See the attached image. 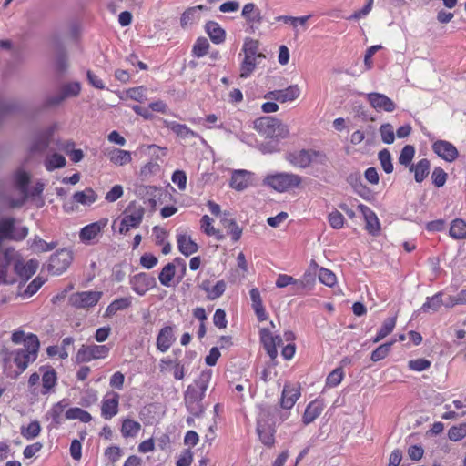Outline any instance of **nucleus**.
<instances>
[{
  "label": "nucleus",
  "instance_id": "nucleus-1",
  "mask_svg": "<svg viewBox=\"0 0 466 466\" xmlns=\"http://www.w3.org/2000/svg\"><path fill=\"white\" fill-rule=\"evenodd\" d=\"M37 268L36 260L31 259L24 263L14 248L0 249V283L12 284L16 281V276L27 280L35 273Z\"/></svg>",
  "mask_w": 466,
  "mask_h": 466
},
{
  "label": "nucleus",
  "instance_id": "nucleus-2",
  "mask_svg": "<svg viewBox=\"0 0 466 466\" xmlns=\"http://www.w3.org/2000/svg\"><path fill=\"white\" fill-rule=\"evenodd\" d=\"M211 378L212 371L210 370H203L194 380L193 384L187 386L185 391L184 401L186 408L195 417H199L204 411L202 400Z\"/></svg>",
  "mask_w": 466,
  "mask_h": 466
},
{
  "label": "nucleus",
  "instance_id": "nucleus-3",
  "mask_svg": "<svg viewBox=\"0 0 466 466\" xmlns=\"http://www.w3.org/2000/svg\"><path fill=\"white\" fill-rule=\"evenodd\" d=\"M30 180L29 175L23 171L18 170L14 175V185L15 189L19 193V198L16 199L6 197L9 207L17 208L21 207L26 200L29 195L38 196L44 190V185L42 183H37L31 192L28 191V183Z\"/></svg>",
  "mask_w": 466,
  "mask_h": 466
},
{
  "label": "nucleus",
  "instance_id": "nucleus-4",
  "mask_svg": "<svg viewBox=\"0 0 466 466\" xmlns=\"http://www.w3.org/2000/svg\"><path fill=\"white\" fill-rule=\"evenodd\" d=\"M39 347L40 343L37 336L35 334H28L25 339L24 347L17 349L11 353L14 362L20 370V372L24 371L30 362L36 360Z\"/></svg>",
  "mask_w": 466,
  "mask_h": 466
},
{
  "label": "nucleus",
  "instance_id": "nucleus-5",
  "mask_svg": "<svg viewBox=\"0 0 466 466\" xmlns=\"http://www.w3.org/2000/svg\"><path fill=\"white\" fill-rule=\"evenodd\" d=\"M263 182L275 191L282 193L299 187L302 182V177L294 173L279 172L268 175Z\"/></svg>",
  "mask_w": 466,
  "mask_h": 466
},
{
  "label": "nucleus",
  "instance_id": "nucleus-6",
  "mask_svg": "<svg viewBox=\"0 0 466 466\" xmlns=\"http://www.w3.org/2000/svg\"><path fill=\"white\" fill-rule=\"evenodd\" d=\"M254 127L259 133L272 138H285L289 134L287 125L271 116H264L256 119Z\"/></svg>",
  "mask_w": 466,
  "mask_h": 466
},
{
  "label": "nucleus",
  "instance_id": "nucleus-7",
  "mask_svg": "<svg viewBox=\"0 0 466 466\" xmlns=\"http://www.w3.org/2000/svg\"><path fill=\"white\" fill-rule=\"evenodd\" d=\"M110 352L107 345L83 344L76 352L75 360L76 363L90 362L95 360L106 359Z\"/></svg>",
  "mask_w": 466,
  "mask_h": 466
},
{
  "label": "nucleus",
  "instance_id": "nucleus-8",
  "mask_svg": "<svg viewBox=\"0 0 466 466\" xmlns=\"http://www.w3.org/2000/svg\"><path fill=\"white\" fill-rule=\"evenodd\" d=\"M103 293L101 291L88 290L76 292L69 296V304L76 309H87L96 306Z\"/></svg>",
  "mask_w": 466,
  "mask_h": 466
},
{
  "label": "nucleus",
  "instance_id": "nucleus-9",
  "mask_svg": "<svg viewBox=\"0 0 466 466\" xmlns=\"http://www.w3.org/2000/svg\"><path fill=\"white\" fill-rule=\"evenodd\" d=\"M144 217V208L141 207L128 206L120 221L119 232L126 234L131 228H137Z\"/></svg>",
  "mask_w": 466,
  "mask_h": 466
},
{
  "label": "nucleus",
  "instance_id": "nucleus-10",
  "mask_svg": "<svg viewBox=\"0 0 466 466\" xmlns=\"http://www.w3.org/2000/svg\"><path fill=\"white\" fill-rule=\"evenodd\" d=\"M107 223V218H102L82 228L79 232V238L81 242L86 245L96 243V238L101 236L102 231L106 227Z\"/></svg>",
  "mask_w": 466,
  "mask_h": 466
},
{
  "label": "nucleus",
  "instance_id": "nucleus-11",
  "mask_svg": "<svg viewBox=\"0 0 466 466\" xmlns=\"http://www.w3.org/2000/svg\"><path fill=\"white\" fill-rule=\"evenodd\" d=\"M156 279L150 274L141 272L129 278L132 290L139 296H144L156 286Z\"/></svg>",
  "mask_w": 466,
  "mask_h": 466
},
{
  "label": "nucleus",
  "instance_id": "nucleus-12",
  "mask_svg": "<svg viewBox=\"0 0 466 466\" xmlns=\"http://www.w3.org/2000/svg\"><path fill=\"white\" fill-rule=\"evenodd\" d=\"M72 254L69 250L63 248L53 254L49 260V269L56 275L62 274L72 262Z\"/></svg>",
  "mask_w": 466,
  "mask_h": 466
},
{
  "label": "nucleus",
  "instance_id": "nucleus-13",
  "mask_svg": "<svg viewBox=\"0 0 466 466\" xmlns=\"http://www.w3.org/2000/svg\"><path fill=\"white\" fill-rule=\"evenodd\" d=\"M300 95V88L298 85H291L285 89L269 91L264 95V98L275 100L280 103L292 102Z\"/></svg>",
  "mask_w": 466,
  "mask_h": 466
},
{
  "label": "nucleus",
  "instance_id": "nucleus-14",
  "mask_svg": "<svg viewBox=\"0 0 466 466\" xmlns=\"http://www.w3.org/2000/svg\"><path fill=\"white\" fill-rule=\"evenodd\" d=\"M366 98L370 106L376 111L393 112L396 109V104L386 95L377 92L366 94Z\"/></svg>",
  "mask_w": 466,
  "mask_h": 466
},
{
  "label": "nucleus",
  "instance_id": "nucleus-15",
  "mask_svg": "<svg viewBox=\"0 0 466 466\" xmlns=\"http://www.w3.org/2000/svg\"><path fill=\"white\" fill-rule=\"evenodd\" d=\"M119 394L115 391L107 392L101 403V415L106 420H110L118 413Z\"/></svg>",
  "mask_w": 466,
  "mask_h": 466
},
{
  "label": "nucleus",
  "instance_id": "nucleus-16",
  "mask_svg": "<svg viewBox=\"0 0 466 466\" xmlns=\"http://www.w3.org/2000/svg\"><path fill=\"white\" fill-rule=\"evenodd\" d=\"M241 16L252 32L258 29L262 22L261 10L254 3H248L243 6Z\"/></svg>",
  "mask_w": 466,
  "mask_h": 466
},
{
  "label": "nucleus",
  "instance_id": "nucleus-17",
  "mask_svg": "<svg viewBox=\"0 0 466 466\" xmlns=\"http://www.w3.org/2000/svg\"><path fill=\"white\" fill-rule=\"evenodd\" d=\"M433 152L447 162H453L457 159L459 152L449 141L437 140L432 144Z\"/></svg>",
  "mask_w": 466,
  "mask_h": 466
},
{
  "label": "nucleus",
  "instance_id": "nucleus-18",
  "mask_svg": "<svg viewBox=\"0 0 466 466\" xmlns=\"http://www.w3.org/2000/svg\"><path fill=\"white\" fill-rule=\"evenodd\" d=\"M260 340L263 347L271 360L278 355V347L280 346L282 339L279 336H274L268 329H261L259 331Z\"/></svg>",
  "mask_w": 466,
  "mask_h": 466
},
{
  "label": "nucleus",
  "instance_id": "nucleus-19",
  "mask_svg": "<svg viewBox=\"0 0 466 466\" xmlns=\"http://www.w3.org/2000/svg\"><path fill=\"white\" fill-rule=\"evenodd\" d=\"M300 397V387L298 384L286 383L281 392L280 406L290 410Z\"/></svg>",
  "mask_w": 466,
  "mask_h": 466
},
{
  "label": "nucleus",
  "instance_id": "nucleus-20",
  "mask_svg": "<svg viewBox=\"0 0 466 466\" xmlns=\"http://www.w3.org/2000/svg\"><path fill=\"white\" fill-rule=\"evenodd\" d=\"M358 209L364 217L366 230L372 236H378L380 232V223L375 212L364 204H359Z\"/></svg>",
  "mask_w": 466,
  "mask_h": 466
},
{
  "label": "nucleus",
  "instance_id": "nucleus-21",
  "mask_svg": "<svg viewBox=\"0 0 466 466\" xmlns=\"http://www.w3.org/2000/svg\"><path fill=\"white\" fill-rule=\"evenodd\" d=\"M176 265L180 266L183 273L186 271V263L180 258H177L173 262L167 263L160 271L158 279L160 283L165 287H171L172 281L176 273Z\"/></svg>",
  "mask_w": 466,
  "mask_h": 466
},
{
  "label": "nucleus",
  "instance_id": "nucleus-22",
  "mask_svg": "<svg viewBox=\"0 0 466 466\" xmlns=\"http://www.w3.org/2000/svg\"><path fill=\"white\" fill-rule=\"evenodd\" d=\"M136 194L145 202H148L151 208H156L157 199L162 195V189L156 186L140 185L136 187Z\"/></svg>",
  "mask_w": 466,
  "mask_h": 466
},
{
  "label": "nucleus",
  "instance_id": "nucleus-23",
  "mask_svg": "<svg viewBox=\"0 0 466 466\" xmlns=\"http://www.w3.org/2000/svg\"><path fill=\"white\" fill-rule=\"evenodd\" d=\"M252 175L251 172L245 169L234 170L229 185L237 191H243L251 185Z\"/></svg>",
  "mask_w": 466,
  "mask_h": 466
},
{
  "label": "nucleus",
  "instance_id": "nucleus-24",
  "mask_svg": "<svg viewBox=\"0 0 466 466\" xmlns=\"http://www.w3.org/2000/svg\"><path fill=\"white\" fill-rule=\"evenodd\" d=\"M163 124L167 128L171 130L181 139L186 140L199 137V135L197 132H195L194 130H192L184 124H180L175 121H169L167 119L163 120Z\"/></svg>",
  "mask_w": 466,
  "mask_h": 466
},
{
  "label": "nucleus",
  "instance_id": "nucleus-25",
  "mask_svg": "<svg viewBox=\"0 0 466 466\" xmlns=\"http://www.w3.org/2000/svg\"><path fill=\"white\" fill-rule=\"evenodd\" d=\"M286 160L295 167L306 168L310 166L309 150L289 152L286 155Z\"/></svg>",
  "mask_w": 466,
  "mask_h": 466
},
{
  "label": "nucleus",
  "instance_id": "nucleus-26",
  "mask_svg": "<svg viewBox=\"0 0 466 466\" xmlns=\"http://www.w3.org/2000/svg\"><path fill=\"white\" fill-rule=\"evenodd\" d=\"M177 241L179 251L186 257H188L198 250V244L187 233L178 234Z\"/></svg>",
  "mask_w": 466,
  "mask_h": 466
},
{
  "label": "nucleus",
  "instance_id": "nucleus-27",
  "mask_svg": "<svg viewBox=\"0 0 466 466\" xmlns=\"http://www.w3.org/2000/svg\"><path fill=\"white\" fill-rule=\"evenodd\" d=\"M56 129V126H52L42 131L33 145L31 146L32 152H44L50 144L51 137Z\"/></svg>",
  "mask_w": 466,
  "mask_h": 466
},
{
  "label": "nucleus",
  "instance_id": "nucleus-28",
  "mask_svg": "<svg viewBox=\"0 0 466 466\" xmlns=\"http://www.w3.org/2000/svg\"><path fill=\"white\" fill-rule=\"evenodd\" d=\"M175 341L173 329L171 327L167 326L160 329L157 338V347L161 352H166L172 346Z\"/></svg>",
  "mask_w": 466,
  "mask_h": 466
},
{
  "label": "nucleus",
  "instance_id": "nucleus-29",
  "mask_svg": "<svg viewBox=\"0 0 466 466\" xmlns=\"http://www.w3.org/2000/svg\"><path fill=\"white\" fill-rule=\"evenodd\" d=\"M442 297V291H439L431 297H427L426 301L420 307V311L424 313H435L439 311L443 305Z\"/></svg>",
  "mask_w": 466,
  "mask_h": 466
},
{
  "label": "nucleus",
  "instance_id": "nucleus-30",
  "mask_svg": "<svg viewBox=\"0 0 466 466\" xmlns=\"http://www.w3.org/2000/svg\"><path fill=\"white\" fill-rule=\"evenodd\" d=\"M431 164L427 158L419 160L416 164L410 167V171L414 173V179L417 183H421L430 173Z\"/></svg>",
  "mask_w": 466,
  "mask_h": 466
},
{
  "label": "nucleus",
  "instance_id": "nucleus-31",
  "mask_svg": "<svg viewBox=\"0 0 466 466\" xmlns=\"http://www.w3.org/2000/svg\"><path fill=\"white\" fill-rule=\"evenodd\" d=\"M206 32L211 41L215 44H221L225 41V30L214 21H209L206 24Z\"/></svg>",
  "mask_w": 466,
  "mask_h": 466
},
{
  "label": "nucleus",
  "instance_id": "nucleus-32",
  "mask_svg": "<svg viewBox=\"0 0 466 466\" xmlns=\"http://www.w3.org/2000/svg\"><path fill=\"white\" fill-rule=\"evenodd\" d=\"M348 181L360 197L364 199L370 198V190L362 183L361 177L359 173L350 175Z\"/></svg>",
  "mask_w": 466,
  "mask_h": 466
},
{
  "label": "nucleus",
  "instance_id": "nucleus-33",
  "mask_svg": "<svg viewBox=\"0 0 466 466\" xmlns=\"http://www.w3.org/2000/svg\"><path fill=\"white\" fill-rule=\"evenodd\" d=\"M107 156L110 161L116 166L127 165L132 160V156L129 151L115 147L108 151Z\"/></svg>",
  "mask_w": 466,
  "mask_h": 466
},
{
  "label": "nucleus",
  "instance_id": "nucleus-34",
  "mask_svg": "<svg viewBox=\"0 0 466 466\" xmlns=\"http://www.w3.org/2000/svg\"><path fill=\"white\" fill-rule=\"evenodd\" d=\"M323 406L318 400L311 401L306 408L303 414V422L308 425L313 422L322 412Z\"/></svg>",
  "mask_w": 466,
  "mask_h": 466
},
{
  "label": "nucleus",
  "instance_id": "nucleus-35",
  "mask_svg": "<svg viewBox=\"0 0 466 466\" xmlns=\"http://www.w3.org/2000/svg\"><path fill=\"white\" fill-rule=\"evenodd\" d=\"M205 6L202 5L187 8L181 15V26L186 27L198 21L200 19L199 11L203 10Z\"/></svg>",
  "mask_w": 466,
  "mask_h": 466
},
{
  "label": "nucleus",
  "instance_id": "nucleus-36",
  "mask_svg": "<svg viewBox=\"0 0 466 466\" xmlns=\"http://www.w3.org/2000/svg\"><path fill=\"white\" fill-rule=\"evenodd\" d=\"M257 431L263 444L268 447L273 446L275 442V430L272 427L267 426L258 420L257 425Z\"/></svg>",
  "mask_w": 466,
  "mask_h": 466
},
{
  "label": "nucleus",
  "instance_id": "nucleus-37",
  "mask_svg": "<svg viewBox=\"0 0 466 466\" xmlns=\"http://www.w3.org/2000/svg\"><path fill=\"white\" fill-rule=\"evenodd\" d=\"M57 381L56 373L54 369H47L42 375V390L41 394L46 395L50 393Z\"/></svg>",
  "mask_w": 466,
  "mask_h": 466
},
{
  "label": "nucleus",
  "instance_id": "nucleus-38",
  "mask_svg": "<svg viewBox=\"0 0 466 466\" xmlns=\"http://www.w3.org/2000/svg\"><path fill=\"white\" fill-rule=\"evenodd\" d=\"M396 322H397L396 316L386 319L383 321L380 329L378 330L377 335L372 339V342L378 343L380 340H382L384 338H386L388 335H390L393 331V329L396 326Z\"/></svg>",
  "mask_w": 466,
  "mask_h": 466
},
{
  "label": "nucleus",
  "instance_id": "nucleus-39",
  "mask_svg": "<svg viewBox=\"0 0 466 466\" xmlns=\"http://www.w3.org/2000/svg\"><path fill=\"white\" fill-rule=\"evenodd\" d=\"M212 218L204 215L200 219V228L208 236H213L217 240H223L225 236L213 227Z\"/></svg>",
  "mask_w": 466,
  "mask_h": 466
},
{
  "label": "nucleus",
  "instance_id": "nucleus-40",
  "mask_svg": "<svg viewBox=\"0 0 466 466\" xmlns=\"http://www.w3.org/2000/svg\"><path fill=\"white\" fill-rule=\"evenodd\" d=\"M75 202L89 206L97 200L96 193L90 187H86L83 191H77L73 195Z\"/></svg>",
  "mask_w": 466,
  "mask_h": 466
},
{
  "label": "nucleus",
  "instance_id": "nucleus-41",
  "mask_svg": "<svg viewBox=\"0 0 466 466\" xmlns=\"http://www.w3.org/2000/svg\"><path fill=\"white\" fill-rule=\"evenodd\" d=\"M141 430V424L131 419H124L121 426V434L124 438H135Z\"/></svg>",
  "mask_w": 466,
  "mask_h": 466
},
{
  "label": "nucleus",
  "instance_id": "nucleus-42",
  "mask_svg": "<svg viewBox=\"0 0 466 466\" xmlns=\"http://www.w3.org/2000/svg\"><path fill=\"white\" fill-rule=\"evenodd\" d=\"M132 304L131 297L120 298L113 300L106 309V315L111 317L117 311L129 308Z\"/></svg>",
  "mask_w": 466,
  "mask_h": 466
},
{
  "label": "nucleus",
  "instance_id": "nucleus-43",
  "mask_svg": "<svg viewBox=\"0 0 466 466\" xmlns=\"http://www.w3.org/2000/svg\"><path fill=\"white\" fill-rule=\"evenodd\" d=\"M450 236L454 239L466 238V222L463 219H454L450 228Z\"/></svg>",
  "mask_w": 466,
  "mask_h": 466
},
{
  "label": "nucleus",
  "instance_id": "nucleus-44",
  "mask_svg": "<svg viewBox=\"0 0 466 466\" xmlns=\"http://www.w3.org/2000/svg\"><path fill=\"white\" fill-rule=\"evenodd\" d=\"M65 417L66 420H79L85 423L92 420V416L89 412L77 407L68 409L65 413Z\"/></svg>",
  "mask_w": 466,
  "mask_h": 466
},
{
  "label": "nucleus",
  "instance_id": "nucleus-45",
  "mask_svg": "<svg viewBox=\"0 0 466 466\" xmlns=\"http://www.w3.org/2000/svg\"><path fill=\"white\" fill-rule=\"evenodd\" d=\"M41 432V425L38 420L31 421L27 426L20 428L21 435L26 440H33L36 438Z\"/></svg>",
  "mask_w": 466,
  "mask_h": 466
},
{
  "label": "nucleus",
  "instance_id": "nucleus-46",
  "mask_svg": "<svg viewBox=\"0 0 466 466\" xmlns=\"http://www.w3.org/2000/svg\"><path fill=\"white\" fill-rule=\"evenodd\" d=\"M223 227L228 230L233 241H238L242 236V228L234 219L223 218L221 220Z\"/></svg>",
  "mask_w": 466,
  "mask_h": 466
},
{
  "label": "nucleus",
  "instance_id": "nucleus-47",
  "mask_svg": "<svg viewBox=\"0 0 466 466\" xmlns=\"http://www.w3.org/2000/svg\"><path fill=\"white\" fill-rule=\"evenodd\" d=\"M66 158L57 153H54L45 159V167L46 170L53 171L56 168H62L66 166Z\"/></svg>",
  "mask_w": 466,
  "mask_h": 466
},
{
  "label": "nucleus",
  "instance_id": "nucleus-48",
  "mask_svg": "<svg viewBox=\"0 0 466 466\" xmlns=\"http://www.w3.org/2000/svg\"><path fill=\"white\" fill-rule=\"evenodd\" d=\"M415 156V147L411 145H406L400 151L398 161L404 167H410Z\"/></svg>",
  "mask_w": 466,
  "mask_h": 466
},
{
  "label": "nucleus",
  "instance_id": "nucleus-49",
  "mask_svg": "<svg viewBox=\"0 0 466 466\" xmlns=\"http://www.w3.org/2000/svg\"><path fill=\"white\" fill-rule=\"evenodd\" d=\"M67 402L63 400L51 408L48 414L50 418L52 419L53 422L56 424H60L62 421V416L65 411V409L67 407Z\"/></svg>",
  "mask_w": 466,
  "mask_h": 466
},
{
  "label": "nucleus",
  "instance_id": "nucleus-50",
  "mask_svg": "<svg viewBox=\"0 0 466 466\" xmlns=\"http://www.w3.org/2000/svg\"><path fill=\"white\" fill-rule=\"evenodd\" d=\"M394 343H395V340H391V341H389V342L380 345L376 350H374L371 352V356H370L371 360L373 362H377V361H380V360L385 359L388 356V354Z\"/></svg>",
  "mask_w": 466,
  "mask_h": 466
},
{
  "label": "nucleus",
  "instance_id": "nucleus-51",
  "mask_svg": "<svg viewBox=\"0 0 466 466\" xmlns=\"http://www.w3.org/2000/svg\"><path fill=\"white\" fill-rule=\"evenodd\" d=\"M258 57L245 56L240 66V77L247 78L254 71L256 67V60Z\"/></svg>",
  "mask_w": 466,
  "mask_h": 466
},
{
  "label": "nucleus",
  "instance_id": "nucleus-52",
  "mask_svg": "<svg viewBox=\"0 0 466 466\" xmlns=\"http://www.w3.org/2000/svg\"><path fill=\"white\" fill-rule=\"evenodd\" d=\"M57 242H46L40 238H35L31 245V248L35 252H47L56 248Z\"/></svg>",
  "mask_w": 466,
  "mask_h": 466
},
{
  "label": "nucleus",
  "instance_id": "nucleus-53",
  "mask_svg": "<svg viewBox=\"0 0 466 466\" xmlns=\"http://www.w3.org/2000/svg\"><path fill=\"white\" fill-rule=\"evenodd\" d=\"M448 437L452 441H459L466 437V423L452 426L448 431Z\"/></svg>",
  "mask_w": 466,
  "mask_h": 466
},
{
  "label": "nucleus",
  "instance_id": "nucleus-54",
  "mask_svg": "<svg viewBox=\"0 0 466 466\" xmlns=\"http://www.w3.org/2000/svg\"><path fill=\"white\" fill-rule=\"evenodd\" d=\"M378 157L383 170L387 174H390L393 171V164L390 151L388 149L380 150Z\"/></svg>",
  "mask_w": 466,
  "mask_h": 466
},
{
  "label": "nucleus",
  "instance_id": "nucleus-55",
  "mask_svg": "<svg viewBox=\"0 0 466 466\" xmlns=\"http://www.w3.org/2000/svg\"><path fill=\"white\" fill-rule=\"evenodd\" d=\"M380 132L381 140L385 144H392L395 140V134L393 126L390 123H386L380 126Z\"/></svg>",
  "mask_w": 466,
  "mask_h": 466
},
{
  "label": "nucleus",
  "instance_id": "nucleus-56",
  "mask_svg": "<svg viewBox=\"0 0 466 466\" xmlns=\"http://www.w3.org/2000/svg\"><path fill=\"white\" fill-rule=\"evenodd\" d=\"M319 279L328 287H333L337 282L336 275L329 269L321 268L319 271Z\"/></svg>",
  "mask_w": 466,
  "mask_h": 466
},
{
  "label": "nucleus",
  "instance_id": "nucleus-57",
  "mask_svg": "<svg viewBox=\"0 0 466 466\" xmlns=\"http://www.w3.org/2000/svg\"><path fill=\"white\" fill-rule=\"evenodd\" d=\"M328 221L334 229H340L345 223L344 216L338 210H333L328 215Z\"/></svg>",
  "mask_w": 466,
  "mask_h": 466
},
{
  "label": "nucleus",
  "instance_id": "nucleus-58",
  "mask_svg": "<svg viewBox=\"0 0 466 466\" xmlns=\"http://www.w3.org/2000/svg\"><path fill=\"white\" fill-rule=\"evenodd\" d=\"M208 41L204 37H200L197 39L193 46L192 53L195 56L201 57L208 53Z\"/></svg>",
  "mask_w": 466,
  "mask_h": 466
},
{
  "label": "nucleus",
  "instance_id": "nucleus-59",
  "mask_svg": "<svg viewBox=\"0 0 466 466\" xmlns=\"http://www.w3.org/2000/svg\"><path fill=\"white\" fill-rule=\"evenodd\" d=\"M344 377V372L341 368H337L333 370L326 379V384L329 387H337L342 380Z\"/></svg>",
  "mask_w": 466,
  "mask_h": 466
},
{
  "label": "nucleus",
  "instance_id": "nucleus-60",
  "mask_svg": "<svg viewBox=\"0 0 466 466\" xmlns=\"http://www.w3.org/2000/svg\"><path fill=\"white\" fill-rule=\"evenodd\" d=\"M447 173L440 167H436L431 174L432 183L435 187H443L447 180Z\"/></svg>",
  "mask_w": 466,
  "mask_h": 466
},
{
  "label": "nucleus",
  "instance_id": "nucleus-61",
  "mask_svg": "<svg viewBox=\"0 0 466 466\" xmlns=\"http://www.w3.org/2000/svg\"><path fill=\"white\" fill-rule=\"evenodd\" d=\"M245 56H250L254 57H262L260 54H258V43L253 39H247L243 45L242 48Z\"/></svg>",
  "mask_w": 466,
  "mask_h": 466
},
{
  "label": "nucleus",
  "instance_id": "nucleus-62",
  "mask_svg": "<svg viewBox=\"0 0 466 466\" xmlns=\"http://www.w3.org/2000/svg\"><path fill=\"white\" fill-rule=\"evenodd\" d=\"M410 370L414 371H423L431 367V361L426 359H416L411 360L408 363Z\"/></svg>",
  "mask_w": 466,
  "mask_h": 466
},
{
  "label": "nucleus",
  "instance_id": "nucleus-63",
  "mask_svg": "<svg viewBox=\"0 0 466 466\" xmlns=\"http://www.w3.org/2000/svg\"><path fill=\"white\" fill-rule=\"evenodd\" d=\"M187 175L182 170H176L171 177L172 182L177 186L180 190H185L187 187Z\"/></svg>",
  "mask_w": 466,
  "mask_h": 466
},
{
  "label": "nucleus",
  "instance_id": "nucleus-64",
  "mask_svg": "<svg viewBox=\"0 0 466 466\" xmlns=\"http://www.w3.org/2000/svg\"><path fill=\"white\" fill-rule=\"evenodd\" d=\"M226 283L224 280L218 281L208 291V299L214 300L225 292Z\"/></svg>",
  "mask_w": 466,
  "mask_h": 466
}]
</instances>
